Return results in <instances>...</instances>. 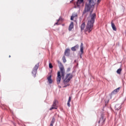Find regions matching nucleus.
<instances>
[{
    "instance_id": "obj_12",
    "label": "nucleus",
    "mask_w": 126,
    "mask_h": 126,
    "mask_svg": "<svg viewBox=\"0 0 126 126\" xmlns=\"http://www.w3.org/2000/svg\"><path fill=\"white\" fill-rule=\"evenodd\" d=\"M59 68L61 70H64V67H63V63L61 62H58Z\"/></svg>"
},
{
    "instance_id": "obj_9",
    "label": "nucleus",
    "mask_w": 126,
    "mask_h": 126,
    "mask_svg": "<svg viewBox=\"0 0 126 126\" xmlns=\"http://www.w3.org/2000/svg\"><path fill=\"white\" fill-rule=\"evenodd\" d=\"M120 88H121L119 87L114 90L111 94V96H112V95H114V94H117V93H118V92H120Z\"/></svg>"
},
{
    "instance_id": "obj_13",
    "label": "nucleus",
    "mask_w": 126,
    "mask_h": 126,
    "mask_svg": "<svg viewBox=\"0 0 126 126\" xmlns=\"http://www.w3.org/2000/svg\"><path fill=\"white\" fill-rule=\"evenodd\" d=\"M56 100H54L53 101V105H52V107H51L50 108V111H52V110H54V109H57V108L56 107Z\"/></svg>"
},
{
    "instance_id": "obj_11",
    "label": "nucleus",
    "mask_w": 126,
    "mask_h": 126,
    "mask_svg": "<svg viewBox=\"0 0 126 126\" xmlns=\"http://www.w3.org/2000/svg\"><path fill=\"white\" fill-rule=\"evenodd\" d=\"M122 108V104H117L115 106V109L116 111H119V110H121Z\"/></svg>"
},
{
    "instance_id": "obj_19",
    "label": "nucleus",
    "mask_w": 126,
    "mask_h": 126,
    "mask_svg": "<svg viewBox=\"0 0 126 126\" xmlns=\"http://www.w3.org/2000/svg\"><path fill=\"white\" fill-rule=\"evenodd\" d=\"M85 28V22H83L82 24L81 25V30L82 31V30H84V29Z\"/></svg>"
},
{
    "instance_id": "obj_1",
    "label": "nucleus",
    "mask_w": 126,
    "mask_h": 126,
    "mask_svg": "<svg viewBox=\"0 0 126 126\" xmlns=\"http://www.w3.org/2000/svg\"><path fill=\"white\" fill-rule=\"evenodd\" d=\"M91 20H89L87 25L85 31L90 33L92 30H93V26L94 23H95V18H96V14L95 13L90 15Z\"/></svg>"
},
{
    "instance_id": "obj_27",
    "label": "nucleus",
    "mask_w": 126,
    "mask_h": 126,
    "mask_svg": "<svg viewBox=\"0 0 126 126\" xmlns=\"http://www.w3.org/2000/svg\"><path fill=\"white\" fill-rule=\"evenodd\" d=\"M73 18H74V17H73V16H71L70 20H73Z\"/></svg>"
},
{
    "instance_id": "obj_31",
    "label": "nucleus",
    "mask_w": 126,
    "mask_h": 126,
    "mask_svg": "<svg viewBox=\"0 0 126 126\" xmlns=\"http://www.w3.org/2000/svg\"><path fill=\"white\" fill-rule=\"evenodd\" d=\"M59 88H62V87H61V86H59Z\"/></svg>"
},
{
    "instance_id": "obj_8",
    "label": "nucleus",
    "mask_w": 126,
    "mask_h": 126,
    "mask_svg": "<svg viewBox=\"0 0 126 126\" xmlns=\"http://www.w3.org/2000/svg\"><path fill=\"white\" fill-rule=\"evenodd\" d=\"M70 55V49L69 48H66L64 51V55L66 57H68Z\"/></svg>"
},
{
    "instance_id": "obj_30",
    "label": "nucleus",
    "mask_w": 126,
    "mask_h": 126,
    "mask_svg": "<svg viewBox=\"0 0 126 126\" xmlns=\"http://www.w3.org/2000/svg\"><path fill=\"white\" fill-rule=\"evenodd\" d=\"M99 1H100V0H97V2H99Z\"/></svg>"
},
{
    "instance_id": "obj_20",
    "label": "nucleus",
    "mask_w": 126,
    "mask_h": 126,
    "mask_svg": "<svg viewBox=\"0 0 126 126\" xmlns=\"http://www.w3.org/2000/svg\"><path fill=\"white\" fill-rule=\"evenodd\" d=\"M70 101H71V97L69 96L67 103L68 107H70Z\"/></svg>"
},
{
    "instance_id": "obj_18",
    "label": "nucleus",
    "mask_w": 126,
    "mask_h": 126,
    "mask_svg": "<svg viewBox=\"0 0 126 126\" xmlns=\"http://www.w3.org/2000/svg\"><path fill=\"white\" fill-rule=\"evenodd\" d=\"M55 122H56V119H55V117H53L52 121L51 122V124L50 126H54V124H55Z\"/></svg>"
},
{
    "instance_id": "obj_2",
    "label": "nucleus",
    "mask_w": 126,
    "mask_h": 126,
    "mask_svg": "<svg viewBox=\"0 0 126 126\" xmlns=\"http://www.w3.org/2000/svg\"><path fill=\"white\" fill-rule=\"evenodd\" d=\"M88 3H86L85 5V8L83 11L82 15L83 16L85 13L89 12L91 9L94 8L95 4H96V0H87Z\"/></svg>"
},
{
    "instance_id": "obj_10",
    "label": "nucleus",
    "mask_w": 126,
    "mask_h": 126,
    "mask_svg": "<svg viewBox=\"0 0 126 126\" xmlns=\"http://www.w3.org/2000/svg\"><path fill=\"white\" fill-rule=\"evenodd\" d=\"M79 48V45L78 44H76L75 46L71 47V50L73 52H75L77 49Z\"/></svg>"
},
{
    "instance_id": "obj_14",
    "label": "nucleus",
    "mask_w": 126,
    "mask_h": 126,
    "mask_svg": "<svg viewBox=\"0 0 126 126\" xmlns=\"http://www.w3.org/2000/svg\"><path fill=\"white\" fill-rule=\"evenodd\" d=\"M47 80L49 84H52V83H53V80H52V75H49L47 77Z\"/></svg>"
},
{
    "instance_id": "obj_23",
    "label": "nucleus",
    "mask_w": 126,
    "mask_h": 126,
    "mask_svg": "<svg viewBox=\"0 0 126 126\" xmlns=\"http://www.w3.org/2000/svg\"><path fill=\"white\" fill-rule=\"evenodd\" d=\"M49 68H53V64H52L51 63H49Z\"/></svg>"
},
{
    "instance_id": "obj_21",
    "label": "nucleus",
    "mask_w": 126,
    "mask_h": 126,
    "mask_svg": "<svg viewBox=\"0 0 126 126\" xmlns=\"http://www.w3.org/2000/svg\"><path fill=\"white\" fill-rule=\"evenodd\" d=\"M122 72V68H120L117 70V73L118 74H121V72Z\"/></svg>"
},
{
    "instance_id": "obj_17",
    "label": "nucleus",
    "mask_w": 126,
    "mask_h": 126,
    "mask_svg": "<svg viewBox=\"0 0 126 126\" xmlns=\"http://www.w3.org/2000/svg\"><path fill=\"white\" fill-rule=\"evenodd\" d=\"M111 27L114 31H117V28L113 22H111Z\"/></svg>"
},
{
    "instance_id": "obj_29",
    "label": "nucleus",
    "mask_w": 126,
    "mask_h": 126,
    "mask_svg": "<svg viewBox=\"0 0 126 126\" xmlns=\"http://www.w3.org/2000/svg\"><path fill=\"white\" fill-rule=\"evenodd\" d=\"M55 25H59V23L57 22L55 24Z\"/></svg>"
},
{
    "instance_id": "obj_26",
    "label": "nucleus",
    "mask_w": 126,
    "mask_h": 126,
    "mask_svg": "<svg viewBox=\"0 0 126 126\" xmlns=\"http://www.w3.org/2000/svg\"><path fill=\"white\" fill-rule=\"evenodd\" d=\"M70 71V67H68L66 69V72H69Z\"/></svg>"
},
{
    "instance_id": "obj_6",
    "label": "nucleus",
    "mask_w": 126,
    "mask_h": 126,
    "mask_svg": "<svg viewBox=\"0 0 126 126\" xmlns=\"http://www.w3.org/2000/svg\"><path fill=\"white\" fill-rule=\"evenodd\" d=\"M106 121V117L103 114H101L100 118L98 121V124H100L101 126H103L104 123Z\"/></svg>"
},
{
    "instance_id": "obj_28",
    "label": "nucleus",
    "mask_w": 126,
    "mask_h": 126,
    "mask_svg": "<svg viewBox=\"0 0 126 126\" xmlns=\"http://www.w3.org/2000/svg\"><path fill=\"white\" fill-rule=\"evenodd\" d=\"M61 19H62V18L60 17L59 19L57 20V22H59Z\"/></svg>"
},
{
    "instance_id": "obj_3",
    "label": "nucleus",
    "mask_w": 126,
    "mask_h": 126,
    "mask_svg": "<svg viewBox=\"0 0 126 126\" xmlns=\"http://www.w3.org/2000/svg\"><path fill=\"white\" fill-rule=\"evenodd\" d=\"M73 77V76L72 74L68 73L66 74V75L65 76L64 79L63 80V83L64 85V86L63 87V88H65L67 87V86H69V84H68L70 80H71V78Z\"/></svg>"
},
{
    "instance_id": "obj_4",
    "label": "nucleus",
    "mask_w": 126,
    "mask_h": 126,
    "mask_svg": "<svg viewBox=\"0 0 126 126\" xmlns=\"http://www.w3.org/2000/svg\"><path fill=\"white\" fill-rule=\"evenodd\" d=\"M60 71H58L57 73V82L58 84H60L61 83V80L62 78L63 80H64V73H65V70H62Z\"/></svg>"
},
{
    "instance_id": "obj_22",
    "label": "nucleus",
    "mask_w": 126,
    "mask_h": 126,
    "mask_svg": "<svg viewBox=\"0 0 126 126\" xmlns=\"http://www.w3.org/2000/svg\"><path fill=\"white\" fill-rule=\"evenodd\" d=\"M63 61L64 63H66V59H65V56L63 57Z\"/></svg>"
},
{
    "instance_id": "obj_16",
    "label": "nucleus",
    "mask_w": 126,
    "mask_h": 126,
    "mask_svg": "<svg viewBox=\"0 0 126 126\" xmlns=\"http://www.w3.org/2000/svg\"><path fill=\"white\" fill-rule=\"evenodd\" d=\"M73 27H74V25H73V22H71L69 28H68V30L69 31H71V30H72V29H73Z\"/></svg>"
},
{
    "instance_id": "obj_5",
    "label": "nucleus",
    "mask_w": 126,
    "mask_h": 126,
    "mask_svg": "<svg viewBox=\"0 0 126 126\" xmlns=\"http://www.w3.org/2000/svg\"><path fill=\"white\" fill-rule=\"evenodd\" d=\"M38 68H39V63L35 64V65L34 66V67L32 69V73L33 77H36V74H37V70H38Z\"/></svg>"
},
{
    "instance_id": "obj_24",
    "label": "nucleus",
    "mask_w": 126,
    "mask_h": 126,
    "mask_svg": "<svg viewBox=\"0 0 126 126\" xmlns=\"http://www.w3.org/2000/svg\"><path fill=\"white\" fill-rule=\"evenodd\" d=\"M94 8H93V9H92L91 10H90V15H92V12H93V10H94Z\"/></svg>"
},
{
    "instance_id": "obj_25",
    "label": "nucleus",
    "mask_w": 126,
    "mask_h": 126,
    "mask_svg": "<svg viewBox=\"0 0 126 126\" xmlns=\"http://www.w3.org/2000/svg\"><path fill=\"white\" fill-rule=\"evenodd\" d=\"M72 16H73V17H76V16H77V14H76V13H73Z\"/></svg>"
},
{
    "instance_id": "obj_7",
    "label": "nucleus",
    "mask_w": 126,
    "mask_h": 126,
    "mask_svg": "<svg viewBox=\"0 0 126 126\" xmlns=\"http://www.w3.org/2000/svg\"><path fill=\"white\" fill-rule=\"evenodd\" d=\"M84 53V52L83 51V43H81L80 45V52H79V56L80 58H81L82 55Z\"/></svg>"
},
{
    "instance_id": "obj_15",
    "label": "nucleus",
    "mask_w": 126,
    "mask_h": 126,
    "mask_svg": "<svg viewBox=\"0 0 126 126\" xmlns=\"http://www.w3.org/2000/svg\"><path fill=\"white\" fill-rule=\"evenodd\" d=\"M83 2H84V0H77L76 5L77 6H80V4Z\"/></svg>"
},
{
    "instance_id": "obj_32",
    "label": "nucleus",
    "mask_w": 126,
    "mask_h": 126,
    "mask_svg": "<svg viewBox=\"0 0 126 126\" xmlns=\"http://www.w3.org/2000/svg\"><path fill=\"white\" fill-rule=\"evenodd\" d=\"M10 57H11L10 55H9V58H10Z\"/></svg>"
}]
</instances>
